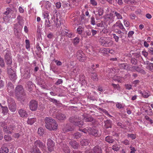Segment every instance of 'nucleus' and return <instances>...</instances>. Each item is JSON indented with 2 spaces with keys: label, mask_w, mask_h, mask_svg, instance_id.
I'll list each match as a JSON object with an SVG mask.
<instances>
[{
  "label": "nucleus",
  "mask_w": 153,
  "mask_h": 153,
  "mask_svg": "<svg viewBox=\"0 0 153 153\" xmlns=\"http://www.w3.org/2000/svg\"><path fill=\"white\" fill-rule=\"evenodd\" d=\"M7 87L8 92L11 93L13 91L14 88V85L11 82H8L7 84Z\"/></svg>",
  "instance_id": "obj_22"
},
{
  "label": "nucleus",
  "mask_w": 153,
  "mask_h": 153,
  "mask_svg": "<svg viewBox=\"0 0 153 153\" xmlns=\"http://www.w3.org/2000/svg\"><path fill=\"white\" fill-rule=\"evenodd\" d=\"M45 126L50 131H55L57 128L58 124L56 121L50 117L45 118Z\"/></svg>",
  "instance_id": "obj_1"
},
{
  "label": "nucleus",
  "mask_w": 153,
  "mask_h": 153,
  "mask_svg": "<svg viewBox=\"0 0 153 153\" xmlns=\"http://www.w3.org/2000/svg\"><path fill=\"white\" fill-rule=\"evenodd\" d=\"M102 46L105 47H109L112 45V43L109 40H107L106 39L105 40H104L102 42V44H101Z\"/></svg>",
  "instance_id": "obj_25"
},
{
  "label": "nucleus",
  "mask_w": 153,
  "mask_h": 153,
  "mask_svg": "<svg viewBox=\"0 0 153 153\" xmlns=\"http://www.w3.org/2000/svg\"><path fill=\"white\" fill-rule=\"evenodd\" d=\"M69 144L72 148L75 149H77L79 146V143L74 140H71L69 142Z\"/></svg>",
  "instance_id": "obj_19"
},
{
  "label": "nucleus",
  "mask_w": 153,
  "mask_h": 153,
  "mask_svg": "<svg viewBox=\"0 0 153 153\" xmlns=\"http://www.w3.org/2000/svg\"><path fill=\"white\" fill-rule=\"evenodd\" d=\"M7 101L9 110L12 112H14L16 110V108L14 99L10 97H9Z\"/></svg>",
  "instance_id": "obj_2"
},
{
  "label": "nucleus",
  "mask_w": 153,
  "mask_h": 153,
  "mask_svg": "<svg viewBox=\"0 0 153 153\" xmlns=\"http://www.w3.org/2000/svg\"><path fill=\"white\" fill-rule=\"evenodd\" d=\"M4 60L7 65H8L7 67V69L9 67H12L11 66L12 62V57L4 59Z\"/></svg>",
  "instance_id": "obj_28"
},
{
  "label": "nucleus",
  "mask_w": 153,
  "mask_h": 153,
  "mask_svg": "<svg viewBox=\"0 0 153 153\" xmlns=\"http://www.w3.org/2000/svg\"><path fill=\"white\" fill-rule=\"evenodd\" d=\"M33 84L31 81H29L27 83L26 87L29 91H31L32 90Z\"/></svg>",
  "instance_id": "obj_27"
},
{
  "label": "nucleus",
  "mask_w": 153,
  "mask_h": 153,
  "mask_svg": "<svg viewBox=\"0 0 153 153\" xmlns=\"http://www.w3.org/2000/svg\"><path fill=\"white\" fill-rule=\"evenodd\" d=\"M45 27H51V23L48 19H45Z\"/></svg>",
  "instance_id": "obj_42"
},
{
  "label": "nucleus",
  "mask_w": 153,
  "mask_h": 153,
  "mask_svg": "<svg viewBox=\"0 0 153 153\" xmlns=\"http://www.w3.org/2000/svg\"><path fill=\"white\" fill-rule=\"evenodd\" d=\"M11 57H12V56H11L10 52L8 50L6 51L4 55V59H5Z\"/></svg>",
  "instance_id": "obj_38"
},
{
  "label": "nucleus",
  "mask_w": 153,
  "mask_h": 153,
  "mask_svg": "<svg viewBox=\"0 0 153 153\" xmlns=\"http://www.w3.org/2000/svg\"><path fill=\"white\" fill-rule=\"evenodd\" d=\"M91 24L93 25H95V18L94 16H92L91 18Z\"/></svg>",
  "instance_id": "obj_63"
},
{
  "label": "nucleus",
  "mask_w": 153,
  "mask_h": 153,
  "mask_svg": "<svg viewBox=\"0 0 153 153\" xmlns=\"http://www.w3.org/2000/svg\"><path fill=\"white\" fill-rule=\"evenodd\" d=\"M123 31H122L121 30L119 29H116V30L115 32L116 33L120 34V37L122 38V36L121 35L122 34H123L124 33H123Z\"/></svg>",
  "instance_id": "obj_49"
},
{
  "label": "nucleus",
  "mask_w": 153,
  "mask_h": 153,
  "mask_svg": "<svg viewBox=\"0 0 153 153\" xmlns=\"http://www.w3.org/2000/svg\"><path fill=\"white\" fill-rule=\"evenodd\" d=\"M61 149L64 153H70L71 151L68 146L65 143V142H62L60 143Z\"/></svg>",
  "instance_id": "obj_10"
},
{
  "label": "nucleus",
  "mask_w": 153,
  "mask_h": 153,
  "mask_svg": "<svg viewBox=\"0 0 153 153\" xmlns=\"http://www.w3.org/2000/svg\"><path fill=\"white\" fill-rule=\"evenodd\" d=\"M19 114L21 117H27L28 114L26 111L22 109H21L19 110Z\"/></svg>",
  "instance_id": "obj_21"
},
{
  "label": "nucleus",
  "mask_w": 153,
  "mask_h": 153,
  "mask_svg": "<svg viewBox=\"0 0 153 153\" xmlns=\"http://www.w3.org/2000/svg\"><path fill=\"white\" fill-rule=\"evenodd\" d=\"M38 148V147L43 151H45L46 149V146L45 143H43L39 140H37L34 143V146L33 148Z\"/></svg>",
  "instance_id": "obj_5"
},
{
  "label": "nucleus",
  "mask_w": 153,
  "mask_h": 153,
  "mask_svg": "<svg viewBox=\"0 0 153 153\" xmlns=\"http://www.w3.org/2000/svg\"><path fill=\"white\" fill-rule=\"evenodd\" d=\"M8 152L9 149L7 147L4 146L0 149V153H8Z\"/></svg>",
  "instance_id": "obj_33"
},
{
  "label": "nucleus",
  "mask_w": 153,
  "mask_h": 153,
  "mask_svg": "<svg viewBox=\"0 0 153 153\" xmlns=\"http://www.w3.org/2000/svg\"><path fill=\"white\" fill-rule=\"evenodd\" d=\"M0 108L2 111V113L4 115H6L8 113L9 110L7 106H2L0 104Z\"/></svg>",
  "instance_id": "obj_23"
},
{
  "label": "nucleus",
  "mask_w": 153,
  "mask_h": 153,
  "mask_svg": "<svg viewBox=\"0 0 153 153\" xmlns=\"http://www.w3.org/2000/svg\"><path fill=\"white\" fill-rule=\"evenodd\" d=\"M103 13V10L102 8H100L98 10V13L97 14L98 16H102Z\"/></svg>",
  "instance_id": "obj_61"
},
{
  "label": "nucleus",
  "mask_w": 153,
  "mask_h": 153,
  "mask_svg": "<svg viewBox=\"0 0 153 153\" xmlns=\"http://www.w3.org/2000/svg\"><path fill=\"white\" fill-rule=\"evenodd\" d=\"M36 48L38 51L39 53H40L42 52V50L41 47L39 46V43H37L36 46Z\"/></svg>",
  "instance_id": "obj_55"
},
{
  "label": "nucleus",
  "mask_w": 153,
  "mask_h": 153,
  "mask_svg": "<svg viewBox=\"0 0 153 153\" xmlns=\"http://www.w3.org/2000/svg\"><path fill=\"white\" fill-rule=\"evenodd\" d=\"M131 71L132 72L137 71L139 73H141L143 74H146L145 71L138 66H133L131 67Z\"/></svg>",
  "instance_id": "obj_14"
},
{
  "label": "nucleus",
  "mask_w": 153,
  "mask_h": 153,
  "mask_svg": "<svg viewBox=\"0 0 153 153\" xmlns=\"http://www.w3.org/2000/svg\"><path fill=\"white\" fill-rule=\"evenodd\" d=\"M119 67L121 69L125 70H130L131 67L130 65L126 63L119 64Z\"/></svg>",
  "instance_id": "obj_16"
},
{
  "label": "nucleus",
  "mask_w": 153,
  "mask_h": 153,
  "mask_svg": "<svg viewBox=\"0 0 153 153\" xmlns=\"http://www.w3.org/2000/svg\"><path fill=\"white\" fill-rule=\"evenodd\" d=\"M44 130L42 128H39L38 130V134L40 136H41L44 134Z\"/></svg>",
  "instance_id": "obj_52"
},
{
  "label": "nucleus",
  "mask_w": 153,
  "mask_h": 153,
  "mask_svg": "<svg viewBox=\"0 0 153 153\" xmlns=\"http://www.w3.org/2000/svg\"><path fill=\"white\" fill-rule=\"evenodd\" d=\"M7 121L5 120L4 121L0 122V126L2 127H5V126L7 124Z\"/></svg>",
  "instance_id": "obj_58"
},
{
  "label": "nucleus",
  "mask_w": 153,
  "mask_h": 153,
  "mask_svg": "<svg viewBox=\"0 0 153 153\" xmlns=\"http://www.w3.org/2000/svg\"><path fill=\"white\" fill-rule=\"evenodd\" d=\"M12 11L11 9L10 8H7L6 9V11L4 13V14L7 15Z\"/></svg>",
  "instance_id": "obj_60"
},
{
  "label": "nucleus",
  "mask_w": 153,
  "mask_h": 153,
  "mask_svg": "<svg viewBox=\"0 0 153 153\" xmlns=\"http://www.w3.org/2000/svg\"><path fill=\"white\" fill-rule=\"evenodd\" d=\"M131 62L132 65H135L137 62V60L135 58H132L131 60Z\"/></svg>",
  "instance_id": "obj_51"
},
{
  "label": "nucleus",
  "mask_w": 153,
  "mask_h": 153,
  "mask_svg": "<svg viewBox=\"0 0 153 153\" xmlns=\"http://www.w3.org/2000/svg\"><path fill=\"white\" fill-rule=\"evenodd\" d=\"M105 140L106 141L109 143H112L114 141L113 137L111 136H108L106 137L105 138Z\"/></svg>",
  "instance_id": "obj_29"
},
{
  "label": "nucleus",
  "mask_w": 153,
  "mask_h": 153,
  "mask_svg": "<svg viewBox=\"0 0 153 153\" xmlns=\"http://www.w3.org/2000/svg\"><path fill=\"white\" fill-rule=\"evenodd\" d=\"M104 127L106 128H111L112 127V121L110 120H107L104 121Z\"/></svg>",
  "instance_id": "obj_24"
},
{
  "label": "nucleus",
  "mask_w": 153,
  "mask_h": 153,
  "mask_svg": "<svg viewBox=\"0 0 153 153\" xmlns=\"http://www.w3.org/2000/svg\"><path fill=\"white\" fill-rule=\"evenodd\" d=\"M78 119L77 117H70L69 119V121L71 123H72L74 125L78 120Z\"/></svg>",
  "instance_id": "obj_35"
},
{
  "label": "nucleus",
  "mask_w": 153,
  "mask_h": 153,
  "mask_svg": "<svg viewBox=\"0 0 153 153\" xmlns=\"http://www.w3.org/2000/svg\"><path fill=\"white\" fill-rule=\"evenodd\" d=\"M38 102L35 100H31L29 104L30 109L32 111H36L38 108Z\"/></svg>",
  "instance_id": "obj_6"
},
{
  "label": "nucleus",
  "mask_w": 153,
  "mask_h": 153,
  "mask_svg": "<svg viewBox=\"0 0 153 153\" xmlns=\"http://www.w3.org/2000/svg\"><path fill=\"white\" fill-rule=\"evenodd\" d=\"M65 34L66 36L69 38H72L74 36V34L71 32L69 31H65Z\"/></svg>",
  "instance_id": "obj_39"
},
{
  "label": "nucleus",
  "mask_w": 153,
  "mask_h": 153,
  "mask_svg": "<svg viewBox=\"0 0 153 153\" xmlns=\"http://www.w3.org/2000/svg\"><path fill=\"white\" fill-rule=\"evenodd\" d=\"M94 153H102L101 147L98 146H95L93 149Z\"/></svg>",
  "instance_id": "obj_26"
},
{
  "label": "nucleus",
  "mask_w": 153,
  "mask_h": 153,
  "mask_svg": "<svg viewBox=\"0 0 153 153\" xmlns=\"http://www.w3.org/2000/svg\"><path fill=\"white\" fill-rule=\"evenodd\" d=\"M52 19L53 20L55 26L57 27H59L61 25V22L58 20V19L56 15H54L52 17Z\"/></svg>",
  "instance_id": "obj_15"
},
{
  "label": "nucleus",
  "mask_w": 153,
  "mask_h": 153,
  "mask_svg": "<svg viewBox=\"0 0 153 153\" xmlns=\"http://www.w3.org/2000/svg\"><path fill=\"white\" fill-rule=\"evenodd\" d=\"M36 119L35 118H28L27 121V123L29 124L32 125L36 121Z\"/></svg>",
  "instance_id": "obj_34"
},
{
  "label": "nucleus",
  "mask_w": 153,
  "mask_h": 153,
  "mask_svg": "<svg viewBox=\"0 0 153 153\" xmlns=\"http://www.w3.org/2000/svg\"><path fill=\"white\" fill-rule=\"evenodd\" d=\"M82 134L79 132H76L73 134V137L75 139H78L81 137Z\"/></svg>",
  "instance_id": "obj_31"
},
{
  "label": "nucleus",
  "mask_w": 153,
  "mask_h": 153,
  "mask_svg": "<svg viewBox=\"0 0 153 153\" xmlns=\"http://www.w3.org/2000/svg\"><path fill=\"white\" fill-rule=\"evenodd\" d=\"M85 33L86 34V36H85V38L87 37V36H91V31L89 30H87L85 32Z\"/></svg>",
  "instance_id": "obj_64"
},
{
  "label": "nucleus",
  "mask_w": 153,
  "mask_h": 153,
  "mask_svg": "<svg viewBox=\"0 0 153 153\" xmlns=\"http://www.w3.org/2000/svg\"><path fill=\"white\" fill-rule=\"evenodd\" d=\"M0 66L2 68L5 66V63L4 59L1 56H0Z\"/></svg>",
  "instance_id": "obj_44"
},
{
  "label": "nucleus",
  "mask_w": 153,
  "mask_h": 153,
  "mask_svg": "<svg viewBox=\"0 0 153 153\" xmlns=\"http://www.w3.org/2000/svg\"><path fill=\"white\" fill-rule=\"evenodd\" d=\"M74 127L70 124H68L64 126L62 128L63 131L65 133L70 131H72L74 130Z\"/></svg>",
  "instance_id": "obj_13"
},
{
  "label": "nucleus",
  "mask_w": 153,
  "mask_h": 153,
  "mask_svg": "<svg viewBox=\"0 0 153 153\" xmlns=\"http://www.w3.org/2000/svg\"><path fill=\"white\" fill-rule=\"evenodd\" d=\"M85 119V122H91L93 120L94 118L92 117H87Z\"/></svg>",
  "instance_id": "obj_57"
},
{
  "label": "nucleus",
  "mask_w": 153,
  "mask_h": 153,
  "mask_svg": "<svg viewBox=\"0 0 153 153\" xmlns=\"http://www.w3.org/2000/svg\"><path fill=\"white\" fill-rule=\"evenodd\" d=\"M25 90L22 86L18 85L16 86L15 89V93L16 96L25 92Z\"/></svg>",
  "instance_id": "obj_11"
},
{
  "label": "nucleus",
  "mask_w": 153,
  "mask_h": 153,
  "mask_svg": "<svg viewBox=\"0 0 153 153\" xmlns=\"http://www.w3.org/2000/svg\"><path fill=\"white\" fill-rule=\"evenodd\" d=\"M114 14L117 16V19H122L123 18V17L122 15L119 13L115 11L114 12Z\"/></svg>",
  "instance_id": "obj_45"
},
{
  "label": "nucleus",
  "mask_w": 153,
  "mask_h": 153,
  "mask_svg": "<svg viewBox=\"0 0 153 153\" xmlns=\"http://www.w3.org/2000/svg\"><path fill=\"white\" fill-rule=\"evenodd\" d=\"M113 150L115 151H117L119 150V148L117 145H113L112 147Z\"/></svg>",
  "instance_id": "obj_59"
},
{
  "label": "nucleus",
  "mask_w": 153,
  "mask_h": 153,
  "mask_svg": "<svg viewBox=\"0 0 153 153\" xmlns=\"http://www.w3.org/2000/svg\"><path fill=\"white\" fill-rule=\"evenodd\" d=\"M128 137H131L132 139H135L136 137V135L135 134H128Z\"/></svg>",
  "instance_id": "obj_62"
},
{
  "label": "nucleus",
  "mask_w": 153,
  "mask_h": 153,
  "mask_svg": "<svg viewBox=\"0 0 153 153\" xmlns=\"http://www.w3.org/2000/svg\"><path fill=\"white\" fill-rule=\"evenodd\" d=\"M18 99L21 102H24L27 98L25 92L22 93L16 96Z\"/></svg>",
  "instance_id": "obj_17"
},
{
  "label": "nucleus",
  "mask_w": 153,
  "mask_h": 153,
  "mask_svg": "<svg viewBox=\"0 0 153 153\" xmlns=\"http://www.w3.org/2000/svg\"><path fill=\"white\" fill-rule=\"evenodd\" d=\"M148 65L146 67V68L149 71L152 72L153 71V63L149 62V63H147Z\"/></svg>",
  "instance_id": "obj_37"
},
{
  "label": "nucleus",
  "mask_w": 153,
  "mask_h": 153,
  "mask_svg": "<svg viewBox=\"0 0 153 153\" xmlns=\"http://www.w3.org/2000/svg\"><path fill=\"white\" fill-rule=\"evenodd\" d=\"M56 117L59 120H63L66 119V117L65 114L59 113L56 115Z\"/></svg>",
  "instance_id": "obj_20"
},
{
  "label": "nucleus",
  "mask_w": 153,
  "mask_h": 153,
  "mask_svg": "<svg viewBox=\"0 0 153 153\" xmlns=\"http://www.w3.org/2000/svg\"><path fill=\"white\" fill-rule=\"evenodd\" d=\"M113 27L115 30L116 29L120 30L123 31H126V29L120 20L118 21L113 26Z\"/></svg>",
  "instance_id": "obj_7"
},
{
  "label": "nucleus",
  "mask_w": 153,
  "mask_h": 153,
  "mask_svg": "<svg viewBox=\"0 0 153 153\" xmlns=\"http://www.w3.org/2000/svg\"><path fill=\"white\" fill-rule=\"evenodd\" d=\"M49 100L50 101L53 102L56 105H58L59 104V101L54 98H49Z\"/></svg>",
  "instance_id": "obj_41"
},
{
  "label": "nucleus",
  "mask_w": 153,
  "mask_h": 153,
  "mask_svg": "<svg viewBox=\"0 0 153 153\" xmlns=\"http://www.w3.org/2000/svg\"><path fill=\"white\" fill-rule=\"evenodd\" d=\"M88 132L89 134L95 137H99L101 136L98 130L95 127L88 128Z\"/></svg>",
  "instance_id": "obj_3"
},
{
  "label": "nucleus",
  "mask_w": 153,
  "mask_h": 153,
  "mask_svg": "<svg viewBox=\"0 0 153 153\" xmlns=\"http://www.w3.org/2000/svg\"><path fill=\"white\" fill-rule=\"evenodd\" d=\"M88 140L87 139H83L80 141V143L82 146H86L88 144Z\"/></svg>",
  "instance_id": "obj_32"
},
{
  "label": "nucleus",
  "mask_w": 153,
  "mask_h": 153,
  "mask_svg": "<svg viewBox=\"0 0 153 153\" xmlns=\"http://www.w3.org/2000/svg\"><path fill=\"white\" fill-rule=\"evenodd\" d=\"M79 38L77 37H76L74 40V45H77L79 42Z\"/></svg>",
  "instance_id": "obj_54"
},
{
  "label": "nucleus",
  "mask_w": 153,
  "mask_h": 153,
  "mask_svg": "<svg viewBox=\"0 0 153 153\" xmlns=\"http://www.w3.org/2000/svg\"><path fill=\"white\" fill-rule=\"evenodd\" d=\"M48 153H50L54 150V143L51 139H48L47 143Z\"/></svg>",
  "instance_id": "obj_9"
},
{
  "label": "nucleus",
  "mask_w": 153,
  "mask_h": 153,
  "mask_svg": "<svg viewBox=\"0 0 153 153\" xmlns=\"http://www.w3.org/2000/svg\"><path fill=\"white\" fill-rule=\"evenodd\" d=\"M83 125V122L81 120L78 119V120H77L76 122L74 124V125L75 126H77L79 127H81Z\"/></svg>",
  "instance_id": "obj_30"
},
{
  "label": "nucleus",
  "mask_w": 153,
  "mask_h": 153,
  "mask_svg": "<svg viewBox=\"0 0 153 153\" xmlns=\"http://www.w3.org/2000/svg\"><path fill=\"white\" fill-rule=\"evenodd\" d=\"M84 29L81 27H79L77 29L76 31L80 35H81Z\"/></svg>",
  "instance_id": "obj_47"
},
{
  "label": "nucleus",
  "mask_w": 153,
  "mask_h": 153,
  "mask_svg": "<svg viewBox=\"0 0 153 153\" xmlns=\"http://www.w3.org/2000/svg\"><path fill=\"white\" fill-rule=\"evenodd\" d=\"M30 70L28 67L25 68L24 73L23 77L24 78L29 79L30 77Z\"/></svg>",
  "instance_id": "obj_18"
},
{
  "label": "nucleus",
  "mask_w": 153,
  "mask_h": 153,
  "mask_svg": "<svg viewBox=\"0 0 153 153\" xmlns=\"http://www.w3.org/2000/svg\"><path fill=\"white\" fill-rule=\"evenodd\" d=\"M111 85L114 89H117L118 91L120 90V87L119 84H115L114 83H112L111 84Z\"/></svg>",
  "instance_id": "obj_43"
},
{
  "label": "nucleus",
  "mask_w": 153,
  "mask_h": 153,
  "mask_svg": "<svg viewBox=\"0 0 153 153\" xmlns=\"http://www.w3.org/2000/svg\"><path fill=\"white\" fill-rule=\"evenodd\" d=\"M7 71L10 79L13 82L15 81L17 78L16 71L12 69V67H10L7 68Z\"/></svg>",
  "instance_id": "obj_4"
},
{
  "label": "nucleus",
  "mask_w": 153,
  "mask_h": 153,
  "mask_svg": "<svg viewBox=\"0 0 153 153\" xmlns=\"http://www.w3.org/2000/svg\"><path fill=\"white\" fill-rule=\"evenodd\" d=\"M31 153H41L39 149V148H33V151Z\"/></svg>",
  "instance_id": "obj_48"
},
{
  "label": "nucleus",
  "mask_w": 153,
  "mask_h": 153,
  "mask_svg": "<svg viewBox=\"0 0 153 153\" xmlns=\"http://www.w3.org/2000/svg\"><path fill=\"white\" fill-rule=\"evenodd\" d=\"M77 59L80 62H84L86 59V56L81 51H78L76 53Z\"/></svg>",
  "instance_id": "obj_8"
},
{
  "label": "nucleus",
  "mask_w": 153,
  "mask_h": 153,
  "mask_svg": "<svg viewBox=\"0 0 153 153\" xmlns=\"http://www.w3.org/2000/svg\"><path fill=\"white\" fill-rule=\"evenodd\" d=\"M97 76V75L96 73H91V78L94 81H97L98 80Z\"/></svg>",
  "instance_id": "obj_36"
},
{
  "label": "nucleus",
  "mask_w": 153,
  "mask_h": 153,
  "mask_svg": "<svg viewBox=\"0 0 153 153\" xmlns=\"http://www.w3.org/2000/svg\"><path fill=\"white\" fill-rule=\"evenodd\" d=\"M100 51L106 54L108 53H110V51L109 49L102 48H100Z\"/></svg>",
  "instance_id": "obj_40"
},
{
  "label": "nucleus",
  "mask_w": 153,
  "mask_h": 153,
  "mask_svg": "<svg viewBox=\"0 0 153 153\" xmlns=\"http://www.w3.org/2000/svg\"><path fill=\"white\" fill-rule=\"evenodd\" d=\"M26 47L27 49H29L30 48V45L29 41L28 39H26L25 41Z\"/></svg>",
  "instance_id": "obj_53"
},
{
  "label": "nucleus",
  "mask_w": 153,
  "mask_h": 153,
  "mask_svg": "<svg viewBox=\"0 0 153 153\" xmlns=\"http://www.w3.org/2000/svg\"><path fill=\"white\" fill-rule=\"evenodd\" d=\"M117 124L118 126L121 128H124L126 126L125 125H124L120 122H117Z\"/></svg>",
  "instance_id": "obj_50"
},
{
  "label": "nucleus",
  "mask_w": 153,
  "mask_h": 153,
  "mask_svg": "<svg viewBox=\"0 0 153 153\" xmlns=\"http://www.w3.org/2000/svg\"><path fill=\"white\" fill-rule=\"evenodd\" d=\"M4 138L6 141H9L11 140L12 138L10 135L7 134L4 135Z\"/></svg>",
  "instance_id": "obj_46"
},
{
  "label": "nucleus",
  "mask_w": 153,
  "mask_h": 153,
  "mask_svg": "<svg viewBox=\"0 0 153 153\" xmlns=\"http://www.w3.org/2000/svg\"><path fill=\"white\" fill-rule=\"evenodd\" d=\"M145 118L146 120H147L149 121V123L151 124H152L153 123V120L151 119V118H150L148 116H146L145 117Z\"/></svg>",
  "instance_id": "obj_56"
},
{
  "label": "nucleus",
  "mask_w": 153,
  "mask_h": 153,
  "mask_svg": "<svg viewBox=\"0 0 153 153\" xmlns=\"http://www.w3.org/2000/svg\"><path fill=\"white\" fill-rule=\"evenodd\" d=\"M15 128V126L12 124L9 126H6V127H4L3 130L6 133L11 134Z\"/></svg>",
  "instance_id": "obj_12"
}]
</instances>
